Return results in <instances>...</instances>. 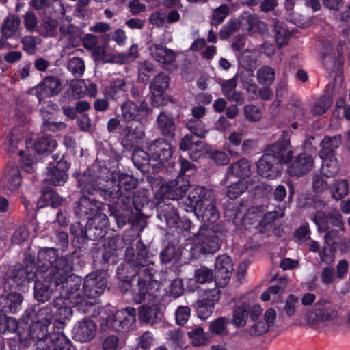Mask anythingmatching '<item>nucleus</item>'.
Instances as JSON below:
<instances>
[{
    "label": "nucleus",
    "instance_id": "f257e3e1",
    "mask_svg": "<svg viewBox=\"0 0 350 350\" xmlns=\"http://www.w3.org/2000/svg\"><path fill=\"white\" fill-rule=\"evenodd\" d=\"M110 176L107 167L94 164L83 174L80 184L85 192L100 191L105 200L112 202L120 200L126 207L130 206L137 180L124 173L119 175L118 180H111Z\"/></svg>",
    "mask_w": 350,
    "mask_h": 350
},
{
    "label": "nucleus",
    "instance_id": "f03ea898",
    "mask_svg": "<svg viewBox=\"0 0 350 350\" xmlns=\"http://www.w3.org/2000/svg\"><path fill=\"white\" fill-rule=\"evenodd\" d=\"M137 255L135 259L134 257V250L132 247L127 248L126 250V257L129 264L133 262L137 271L135 274L131 278L133 280L137 279V286L133 289L135 299L137 302L141 303L145 299L146 294H153L151 291L153 288H157L159 283L153 280L154 273V269L150 267L153 264L149 254L146 250V245L142 241L137 243Z\"/></svg>",
    "mask_w": 350,
    "mask_h": 350
},
{
    "label": "nucleus",
    "instance_id": "7ed1b4c3",
    "mask_svg": "<svg viewBox=\"0 0 350 350\" xmlns=\"http://www.w3.org/2000/svg\"><path fill=\"white\" fill-rule=\"evenodd\" d=\"M38 267L36 271L52 275L55 285L62 283L72 270L71 257L58 256L57 251L53 248H42L38 254Z\"/></svg>",
    "mask_w": 350,
    "mask_h": 350
},
{
    "label": "nucleus",
    "instance_id": "20e7f679",
    "mask_svg": "<svg viewBox=\"0 0 350 350\" xmlns=\"http://www.w3.org/2000/svg\"><path fill=\"white\" fill-rule=\"evenodd\" d=\"M31 337L36 342L35 350H76L70 340L62 333L49 334L48 326L39 322L29 321Z\"/></svg>",
    "mask_w": 350,
    "mask_h": 350
},
{
    "label": "nucleus",
    "instance_id": "39448f33",
    "mask_svg": "<svg viewBox=\"0 0 350 350\" xmlns=\"http://www.w3.org/2000/svg\"><path fill=\"white\" fill-rule=\"evenodd\" d=\"M81 278L70 274V272L59 286V289L61 290L60 298L68 300L71 304L75 306H93L94 302L88 300L84 293L83 288H81Z\"/></svg>",
    "mask_w": 350,
    "mask_h": 350
},
{
    "label": "nucleus",
    "instance_id": "423d86ee",
    "mask_svg": "<svg viewBox=\"0 0 350 350\" xmlns=\"http://www.w3.org/2000/svg\"><path fill=\"white\" fill-rule=\"evenodd\" d=\"M312 221L316 224L319 232H324L325 234L336 230H345L342 216L335 210L317 211L313 215Z\"/></svg>",
    "mask_w": 350,
    "mask_h": 350
},
{
    "label": "nucleus",
    "instance_id": "0eeeda50",
    "mask_svg": "<svg viewBox=\"0 0 350 350\" xmlns=\"http://www.w3.org/2000/svg\"><path fill=\"white\" fill-rule=\"evenodd\" d=\"M81 180V177L79 179L78 184L79 187L81 188L83 196L79 198L75 209L76 215L80 218L84 217L88 219V220L91 219L98 215H103V213H100L103 204L98 200H96L91 196H88V195L92 196L95 193H99L100 195V191L85 192L80 184Z\"/></svg>",
    "mask_w": 350,
    "mask_h": 350
},
{
    "label": "nucleus",
    "instance_id": "6e6552de",
    "mask_svg": "<svg viewBox=\"0 0 350 350\" xmlns=\"http://www.w3.org/2000/svg\"><path fill=\"white\" fill-rule=\"evenodd\" d=\"M338 316V311L333 303L321 299L316 302L306 314V319L310 325H318L329 321Z\"/></svg>",
    "mask_w": 350,
    "mask_h": 350
},
{
    "label": "nucleus",
    "instance_id": "1a4fd4ad",
    "mask_svg": "<svg viewBox=\"0 0 350 350\" xmlns=\"http://www.w3.org/2000/svg\"><path fill=\"white\" fill-rule=\"evenodd\" d=\"M291 139L288 131H283L277 142L267 144L264 152L270 154L277 158L283 164L288 163L293 158V152L290 149Z\"/></svg>",
    "mask_w": 350,
    "mask_h": 350
},
{
    "label": "nucleus",
    "instance_id": "9d476101",
    "mask_svg": "<svg viewBox=\"0 0 350 350\" xmlns=\"http://www.w3.org/2000/svg\"><path fill=\"white\" fill-rule=\"evenodd\" d=\"M283 165L272 154L264 152L256 163L257 172L262 178L273 180L281 176Z\"/></svg>",
    "mask_w": 350,
    "mask_h": 350
},
{
    "label": "nucleus",
    "instance_id": "9b49d317",
    "mask_svg": "<svg viewBox=\"0 0 350 350\" xmlns=\"http://www.w3.org/2000/svg\"><path fill=\"white\" fill-rule=\"evenodd\" d=\"M177 196L178 206L187 212H194L196 213L197 208L202 204V199L205 198L206 194V188L203 186H196L189 191L187 197L183 199V194L186 193L178 192Z\"/></svg>",
    "mask_w": 350,
    "mask_h": 350
},
{
    "label": "nucleus",
    "instance_id": "f8f14e48",
    "mask_svg": "<svg viewBox=\"0 0 350 350\" xmlns=\"http://www.w3.org/2000/svg\"><path fill=\"white\" fill-rule=\"evenodd\" d=\"M221 298V292L218 288L209 289L204 293V297L196 302V310L198 317L202 320L207 319L215 309V304Z\"/></svg>",
    "mask_w": 350,
    "mask_h": 350
},
{
    "label": "nucleus",
    "instance_id": "ddd939ff",
    "mask_svg": "<svg viewBox=\"0 0 350 350\" xmlns=\"http://www.w3.org/2000/svg\"><path fill=\"white\" fill-rule=\"evenodd\" d=\"M34 293L35 297L38 301H47L52 294L53 291L59 290V283L55 285L52 279V275H47L39 273V277H35Z\"/></svg>",
    "mask_w": 350,
    "mask_h": 350
},
{
    "label": "nucleus",
    "instance_id": "4468645a",
    "mask_svg": "<svg viewBox=\"0 0 350 350\" xmlns=\"http://www.w3.org/2000/svg\"><path fill=\"white\" fill-rule=\"evenodd\" d=\"M107 287V280L102 273H92L84 280L83 290L88 299L100 296Z\"/></svg>",
    "mask_w": 350,
    "mask_h": 350
},
{
    "label": "nucleus",
    "instance_id": "2eb2a0df",
    "mask_svg": "<svg viewBox=\"0 0 350 350\" xmlns=\"http://www.w3.org/2000/svg\"><path fill=\"white\" fill-rule=\"evenodd\" d=\"M170 78L163 73L161 72L157 75L150 85L151 93V103L154 107H158L165 103L164 93L169 88Z\"/></svg>",
    "mask_w": 350,
    "mask_h": 350
},
{
    "label": "nucleus",
    "instance_id": "dca6fc26",
    "mask_svg": "<svg viewBox=\"0 0 350 350\" xmlns=\"http://www.w3.org/2000/svg\"><path fill=\"white\" fill-rule=\"evenodd\" d=\"M109 219L105 214L98 215L88 220L85 230L82 232L83 236L94 241L101 239L106 234Z\"/></svg>",
    "mask_w": 350,
    "mask_h": 350
},
{
    "label": "nucleus",
    "instance_id": "f3484780",
    "mask_svg": "<svg viewBox=\"0 0 350 350\" xmlns=\"http://www.w3.org/2000/svg\"><path fill=\"white\" fill-rule=\"evenodd\" d=\"M288 173L291 176L301 177L308 174L314 167L312 155L302 152L297 155L288 163Z\"/></svg>",
    "mask_w": 350,
    "mask_h": 350
},
{
    "label": "nucleus",
    "instance_id": "a211bd4d",
    "mask_svg": "<svg viewBox=\"0 0 350 350\" xmlns=\"http://www.w3.org/2000/svg\"><path fill=\"white\" fill-rule=\"evenodd\" d=\"M215 281L221 287L226 286L231 278L234 270L231 257L226 255L218 256L215 262Z\"/></svg>",
    "mask_w": 350,
    "mask_h": 350
},
{
    "label": "nucleus",
    "instance_id": "6ab92c4d",
    "mask_svg": "<svg viewBox=\"0 0 350 350\" xmlns=\"http://www.w3.org/2000/svg\"><path fill=\"white\" fill-rule=\"evenodd\" d=\"M96 332V324L90 318H84L78 321L72 330L73 338L81 342H89L92 340Z\"/></svg>",
    "mask_w": 350,
    "mask_h": 350
},
{
    "label": "nucleus",
    "instance_id": "aec40b11",
    "mask_svg": "<svg viewBox=\"0 0 350 350\" xmlns=\"http://www.w3.org/2000/svg\"><path fill=\"white\" fill-rule=\"evenodd\" d=\"M202 204L197 208L196 215L201 217L204 223L213 224L217 221L220 216L214 199L212 197V191L206 189L205 198L202 199Z\"/></svg>",
    "mask_w": 350,
    "mask_h": 350
},
{
    "label": "nucleus",
    "instance_id": "412c9836",
    "mask_svg": "<svg viewBox=\"0 0 350 350\" xmlns=\"http://www.w3.org/2000/svg\"><path fill=\"white\" fill-rule=\"evenodd\" d=\"M278 217V211L267 212L262 217L254 215L252 217H247L245 219V226L247 224L252 226L251 227L246 226L245 228L247 230L254 228L255 230L254 232V234L266 233L271 229L273 221Z\"/></svg>",
    "mask_w": 350,
    "mask_h": 350
},
{
    "label": "nucleus",
    "instance_id": "4be33fe9",
    "mask_svg": "<svg viewBox=\"0 0 350 350\" xmlns=\"http://www.w3.org/2000/svg\"><path fill=\"white\" fill-rule=\"evenodd\" d=\"M151 159L160 163L167 161L172 156L171 144L163 139L152 142L148 146Z\"/></svg>",
    "mask_w": 350,
    "mask_h": 350
},
{
    "label": "nucleus",
    "instance_id": "5701e85b",
    "mask_svg": "<svg viewBox=\"0 0 350 350\" xmlns=\"http://www.w3.org/2000/svg\"><path fill=\"white\" fill-rule=\"evenodd\" d=\"M179 162L180 163V170L178 176H176V200L180 193L185 192L188 190L190 185V174L193 170L194 165L189 161L187 158L184 157L183 154L179 156Z\"/></svg>",
    "mask_w": 350,
    "mask_h": 350
},
{
    "label": "nucleus",
    "instance_id": "b1692460",
    "mask_svg": "<svg viewBox=\"0 0 350 350\" xmlns=\"http://www.w3.org/2000/svg\"><path fill=\"white\" fill-rule=\"evenodd\" d=\"M136 320V310L128 307L113 314L112 330L120 332L129 329Z\"/></svg>",
    "mask_w": 350,
    "mask_h": 350
},
{
    "label": "nucleus",
    "instance_id": "393cba45",
    "mask_svg": "<svg viewBox=\"0 0 350 350\" xmlns=\"http://www.w3.org/2000/svg\"><path fill=\"white\" fill-rule=\"evenodd\" d=\"M34 90L38 93V100H41L44 98L57 94L61 90V82L57 77H47Z\"/></svg>",
    "mask_w": 350,
    "mask_h": 350
},
{
    "label": "nucleus",
    "instance_id": "a878e982",
    "mask_svg": "<svg viewBox=\"0 0 350 350\" xmlns=\"http://www.w3.org/2000/svg\"><path fill=\"white\" fill-rule=\"evenodd\" d=\"M33 265L24 267L22 265H15L9 278L17 286L23 285L26 282L33 280L35 277H39V272L35 269Z\"/></svg>",
    "mask_w": 350,
    "mask_h": 350
},
{
    "label": "nucleus",
    "instance_id": "bb28decb",
    "mask_svg": "<svg viewBox=\"0 0 350 350\" xmlns=\"http://www.w3.org/2000/svg\"><path fill=\"white\" fill-rule=\"evenodd\" d=\"M21 183V176L18 167L15 165L7 166L0 180V184L3 189L14 192L18 189Z\"/></svg>",
    "mask_w": 350,
    "mask_h": 350
},
{
    "label": "nucleus",
    "instance_id": "cd10ccee",
    "mask_svg": "<svg viewBox=\"0 0 350 350\" xmlns=\"http://www.w3.org/2000/svg\"><path fill=\"white\" fill-rule=\"evenodd\" d=\"M125 131L126 134L122 140V144L127 149H131L137 146L145 136L144 128L142 123H139L136 126H128Z\"/></svg>",
    "mask_w": 350,
    "mask_h": 350
},
{
    "label": "nucleus",
    "instance_id": "c85d7f7f",
    "mask_svg": "<svg viewBox=\"0 0 350 350\" xmlns=\"http://www.w3.org/2000/svg\"><path fill=\"white\" fill-rule=\"evenodd\" d=\"M238 24L243 31L249 33L260 31L262 26L264 25L258 15L250 12H243L238 18Z\"/></svg>",
    "mask_w": 350,
    "mask_h": 350
},
{
    "label": "nucleus",
    "instance_id": "c756f323",
    "mask_svg": "<svg viewBox=\"0 0 350 350\" xmlns=\"http://www.w3.org/2000/svg\"><path fill=\"white\" fill-rule=\"evenodd\" d=\"M149 50L152 57L156 61L164 64L167 69L174 66L175 53L173 50L159 44L152 45Z\"/></svg>",
    "mask_w": 350,
    "mask_h": 350
},
{
    "label": "nucleus",
    "instance_id": "7c9ffc66",
    "mask_svg": "<svg viewBox=\"0 0 350 350\" xmlns=\"http://www.w3.org/2000/svg\"><path fill=\"white\" fill-rule=\"evenodd\" d=\"M198 232L196 230L195 226H192L191 220L186 217H180L176 211V241L180 242L181 236L184 240H191L198 234Z\"/></svg>",
    "mask_w": 350,
    "mask_h": 350
},
{
    "label": "nucleus",
    "instance_id": "2f4dec72",
    "mask_svg": "<svg viewBox=\"0 0 350 350\" xmlns=\"http://www.w3.org/2000/svg\"><path fill=\"white\" fill-rule=\"evenodd\" d=\"M145 102L142 101L141 106L138 107L135 103L131 100H127L121 106L122 118L126 122L137 121L142 120V113L147 110L144 106Z\"/></svg>",
    "mask_w": 350,
    "mask_h": 350
},
{
    "label": "nucleus",
    "instance_id": "473e14b6",
    "mask_svg": "<svg viewBox=\"0 0 350 350\" xmlns=\"http://www.w3.org/2000/svg\"><path fill=\"white\" fill-rule=\"evenodd\" d=\"M149 22L153 26L167 28L175 22V10L160 9L154 11L150 14Z\"/></svg>",
    "mask_w": 350,
    "mask_h": 350
},
{
    "label": "nucleus",
    "instance_id": "72a5a7b5",
    "mask_svg": "<svg viewBox=\"0 0 350 350\" xmlns=\"http://www.w3.org/2000/svg\"><path fill=\"white\" fill-rule=\"evenodd\" d=\"M221 245V240L214 233L200 235L198 247L202 254H213L217 252Z\"/></svg>",
    "mask_w": 350,
    "mask_h": 350
},
{
    "label": "nucleus",
    "instance_id": "f704fd0d",
    "mask_svg": "<svg viewBox=\"0 0 350 350\" xmlns=\"http://www.w3.org/2000/svg\"><path fill=\"white\" fill-rule=\"evenodd\" d=\"M35 312L31 309H29L25 311V315L26 318V323L28 324L29 321H35L44 324L48 327L51 324V321L53 318V312L51 308L43 307L40 308L36 314V320L32 318Z\"/></svg>",
    "mask_w": 350,
    "mask_h": 350
},
{
    "label": "nucleus",
    "instance_id": "c9c22d12",
    "mask_svg": "<svg viewBox=\"0 0 350 350\" xmlns=\"http://www.w3.org/2000/svg\"><path fill=\"white\" fill-rule=\"evenodd\" d=\"M228 176L234 175L244 180L251 175V165L248 159H240L237 163L230 165L228 169Z\"/></svg>",
    "mask_w": 350,
    "mask_h": 350
},
{
    "label": "nucleus",
    "instance_id": "e433bc0d",
    "mask_svg": "<svg viewBox=\"0 0 350 350\" xmlns=\"http://www.w3.org/2000/svg\"><path fill=\"white\" fill-rule=\"evenodd\" d=\"M20 25L21 20L18 16L9 14L3 21L1 28L2 37L5 39H9L15 36Z\"/></svg>",
    "mask_w": 350,
    "mask_h": 350
},
{
    "label": "nucleus",
    "instance_id": "4c0bfd02",
    "mask_svg": "<svg viewBox=\"0 0 350 350\" xmlns=\"http://www.w3.org/2000/svg\"><path fill=\"white\" fill-rule=\"evenodd\" d=\"M59 31L61 39L66 41L68 46L75 47L79 44L81 41L79 31L74 25L69 23L64 24L60 26Z\"/></svg>",
    "mask_w": 350,
    "mask_h": 350
},
{
    "label": "nucleus",
    "instance_id": "58836bf2",
    "mask_svg": "<svg viewBox=\"0 0 350 350\" xmlns=\"http://www.w3.org/2000/svg\"><path fill=\"white\" fill-rule=\"evenodd\" d=\"M157 123L159 129L163 135L174 137L175 125L172 113L161 112L157 118Z\"/></svg>",
    "mask_w": 350,
    "mask_h": 350
},
{
    "label": "nucleus",
    "instance_id": "ea45409f",
    "mask_svg": "<svg viewBox=\"0 0 350 350\" xmlns=\"http://www.w3.org/2000/svg\"><path fill=\"white\" fill-rule=\"evenodd\" d=\"M131 86L132 81L127 78L118 79L113 81L107 88L106 93L109 98L117 99L120 97L121 92H126Z\"/></svg>",
    "mask_w": 350,
    "mask_h": 350
},
{
    "label": "nucleus",
    "instance_id": "a19ab883",
    "mask_svg": "<svg viewBox=\"0 0 350 350\" xmlns=\"http://www.w3.org/2000/svg\"><path fill=\"white\" fill-rule=\"evenodd\" d=\"M335 241H333L329 232L324 236V245L319 252L321 260L327 265L331 264L334 261L336 248L334 245Z\"/></svg>",
    "mask_w": 350,
    "mask_h": 350
},
{
    "label": "nucleus",
    "instance_id": "79ce46f5",
    "mask_svg": "<svg viewBox=\"0 0 350 350\" xmlns=\"http://www.w3.org/2000/svg\"><path fill=\"white\" fill-rule=\"evenodd\" d=\"M37 31L45 37H53L58 32V22L56 19L44 18L37 29Z\"/></svg>",
    "mask_w": 350,
    "mask_h": 350
},
{
    "label": "nucleus",
    "instance_id": "37998d69",
    "mask_svg": "<svg viewBox=\"0 0 350 350\" xmlns=\"http://www.w3.org/2000/svg\"><path fill=\"white\" fill-rule=\"evenodd\" d=\"M322 165L321 167V174L326 178L333 177L338 172V164L335 155L327 157H321Z\"/></svg>",
    "mask_w": 350,
    "mask_h": 350
},
{
    "label": "nucleus",
    "instance_id": "c03bdc74",
    "mask_svg": "<svg viewBox=\"0 0 350 350\" xmlns=\"http://www.w3.org/2000/svg\"><path fill=\"white\" fill-rule=\"evenodd\" d=\"M242 142V135L239 133H232L228 137V142L224 144V150L229 154L234 157H237L241 154L240 146Z\"/></svg>",
    "mask_w": 350,
    "mask_h": 350
},
{
    "label": "nucleus",
    "instance_id": "a18cd8bd",
    "mask_svg": "<svg viewBox=\"0 0 350 350\" xmlns=\"http://www.w3.org/2000/svg\"><path fill=\"white\" fill-rule=\"evenodd\" d=\"M162 314L156 305L152 306H142L140 308L139 317L140 319L146 323H154L157 319H161Z\"/></svg>",
    "mask_w": 350,
    "mask_h": 350
},
{
    "label": "nucleus",
    "instance_id": "49530a36",
    "mask_svg": "<svg viewBox=\"0 0 350 350\" xmlns=\"http://www.w3.org/2000/svg\"><path fill=\"white\" fill-rule=\"evenodd\" d=\"M62 298H57L54 301L55 307H57V311L56 312L57 319L54 322V325L61 329L65 325L64 321L68 320L72 315V310L70 307L67 306H60L59 301H61Z\"/></svg>",
    "mask_w": 350,
    "mask_h": 350
},
{
    "label": "nucleus",
    "instance_id": "de8ad7c7",
    "mask_svg": "<svg viewBox=\"0 0 350 350\" xmlns=\"http://www.w3.org/2000/svg\"><path fill=\"white\" fill-rule=\"evenodd\" d=\"M68 179V175L66 172L56 170L51 167H46V172L45 173L44 181L49 183L53 185H62Z\"/></svg>",
    "mask_w": 350,
    "mask_h": 350
},
{
    "label": "nucleus",
    "instance_id": "09e8293b",
    "mask_svg": "<svg viewBox=\"0 0 350 350\" xmlns=\"http://www.w3.org/2000/svg\"><path fill=\"white\" fill-rule=\"evenodd\" d=\"M257 80L259 83L264 86L272 85L275 81V70L270 66H261L256 72Z\"/></svg>",
    "mask_w": 350,
    "mask_h": 350
},
{
    "label": "nucleus",
    "instance_id": "8fccbe9b",
    "mask_svg": "<svg viewBox=\"0 0 350 350\" xmlns=\"http://www.w3.org/2000/svg\"><path fill=\"white\" fill-rule=\"evenodd\" d=\"M275 42L279 47L287 44L291 33L286 29L285 23L276 21L274 23Z\"/></svg>",
    "mask_w": 350,
    "mask_h": 350
},
{
    "label": "nucleus",
    "instance_id": "3c124183",
    "mask_svg": "<svg viewBox=\"0 0 350 350\" xmlns=\"http://www.w3.org/2000/svg\"><path fill=\"white\" fill-rule=\"evenodd\" d=\"M329 190L332 197L336 200H340L349 193L348 182L345 179L335 180L330 186Z\"/></svg>",
    "mask_w": 350,
    "mask_h": 350
},
{
    "label": "nucleus",
    "instance_id": "603ef678",
    "mask_svg": "<svg viewBox=\"0 0 350 350\" xmlns=\"http://www.w3.org/2000/svg\"><path fill=\"white\" fill-rule=\"evenodd\" d=\"M22 138V134L18 128H14L8 135L3 144V148L8 152H14L18 148V144Z\"/></svg>",
    "mask_w": 350,
    "mask_h": 350
},
{
    "label": "nucleus",
    "instance_id": "864d4df0",
    "mask_svg": "<svg viewBox=\"0 0 350 350\" xmlns=\"http://www.w3.org/2000/svg\"><path fill=\"white\" fill-rule=\"evenodd\" d=\"M151 157L150 152H146L142 149H135L132 155V160L135 166L141 171L145 170L148 165Z\"/></svg>",
    "mask_w": 350,
    "mask_h": 350
},
{
    "label": "nucleus",
    "instance_id": "5fc2aeb1",
    "mask_svg": "<svg viewBox=\"0 0 350 350\" xmlns=\"http://www.w3.org/2000/svg\"><path fill=\"white\" fill-rule=\"evenodd\" d=\"M57 146V142L51 137L39 139L34 144V150L39 154L52 152Z\"/></svg>",
    "mask_w": 350,
    "mask_h": 350
},
{
    "label": "nucleus",
    "instance_id": "6e6d98bb",
    "mask_svg": "<svg viewBox=\"0 0 350 350\" xmlns=\"http://www.w3.org/2000/svg\"><path fill=\"white\" fill-rule=\"evenodd\" d=\"M43 117V123L42 129L44 131L56 132L64 129L66 124L63 122H54L51 120V117L46 111H42Z\"/></svg>",
    "mask_w": 350,
    "mask_h": 350
},
{
    "label": "nucleus",
    "instance_id": "4d7b16f0",
    "mask_svg": "<svg viewBox=\"0 0 350 350\" xmlns=\"http://www.w3.org/2000/svg\"><path fill=\"white\" fill-rule=\"evenodd\" d=\"M247 319L248 312H247V304H243L234 309L232 322L235 326H245Z\"/></svg>",
    "mask_w": 350,
    "mask_h": 350
},
{
    "label": "nucleus",
    "instance_id": "13d9d810",
    "mask_svg": "<svg viewBox=\"0 0 350 350\" xmlns=\"http://www.w3.org/2000/svg\"><path fill=\"white\" fill-rule=\"evenodd\" d=\"M332 98L331 96L324 95L321 96L315 103L312 113L313 115L321 116L325 113L332 105Z\"/></svg>",
    "mask_w": 350,
    "mask_h": 350
},
{
    "label": "nucleus",
    "instance_id": "bf43d9fd",
    "mask_svg": "<svg viewBox=\"0 0 350 350\" xmlns=\"http://www.w3.org/2000/svg\"><path fill=\"white\" fill-rule=\"evenodd\" d=\"M247 189V185L246 181L239 179L228 187L226 195L230 200L237 199Z\"/></svg>",
    "mask_w": 350,
    "mask_h": 350
},
{
    "label": "nucleus",
    "instance_id": "052dcab7",
    "mask_svg": "<svg viewBox=\"0 0 350 350\" xmlns=\"http://www.w3.org/2000/svg\"><path fill=\"white\" fill-rule=\"evenodd\" d=\"M188 337L191 340L193 346L204 345L207 342L204 329L201 327H197L187 331Z\"/></svg>",
    "mask_w": 350,
    "mask_h": 350
},
{
    "label": "nucleus",
    "instance_id": "680f3d73",
    "mask_svg": "<svg viewBox=\"0 0 350 350\" xmlns=\"http://www.w3.org/2000/svg\"><path fill=\"white\" fill-rule=\"evenodd\" d=\"M339 230H333L329 232L333 241L336 242L334 245L336 250L340 252H347L350 248V239L342 237Z\"/></svg>",
    "mask_w": 350,
    "mask_h": 350
},
{
    "label": "nucleus",
    "instance_id": "e2e57ef3",
    "mask_svg": "<svg viewBox=\"0 0 350 350\" xmlns=\"http://www.w3.org/2000/svg\"><path fill=\"white\" fill-rule=\"evenodd\" d=\"M67 68L75 77H80L84 73L85 66L81 58L73 57L68 62Z\"/></svg>",
    "mask_w": 350,
    "mask_h": 350
},
{
    "label": "nucleus",
    "instance_id": "0e129e2a",
    "mask_svg": "<svg viewBox=\"0 0 350 350\" xmlns=\"http://www.w3.org/2000/svg\"><path fill=\"white\" fill-rule=\"evenodd\" d=\"M195 278L196 282L199 284L209 283L215 280V273L206 267H201L196 270Z\"/></svg>",
    "mask_w": 350,
    "mask_h": 350
},
{
    "label": "nucleus",
    "instance_id": "69168bd1",
    "mask_svg": "<svg viewBox=\"0 0 350 350\" xmlns=\"http://www.w3.org/2000/svg\"><path fill=\"white\" fill-rule=\"evenodd\" d=\"M18 323L16 321L6 317L5 314H0V332L3 334L13 333L16 331Z\"/></svg>",
    "mask_w": 350,
    "mask_h": 350
},
{
    "label": "nucleus",
    "instance_id": "338daca9",
    "mask_svg": "<svg viewBox=\"0 0 350 350\" xmlns=\"http://www.w3.org/2000/svg\"><path fill=\"white\" fill-rule=\"evenodd\" d=\"M187 128L196 137L204 138L207 131L205 124L200 120L191 119L187 122Z\"/></svg>",
    "mask_w": 350,
    "mask_h": 350
},
{
    "label": "nucleus",
    "instance_id": "774afa93",
    "mask_svg": "<svg viewBox=\"0 0 350 350\" xmlns=\"http://www.w3.org/2000/svg\"><path fill=\"white\" fill-rule=\"evenodd\" d=\"M206 152V145L204 142L201 140L194 141L189 150V158L192 161H197L201 157L204 155Z\"/></svg>",
    "mask_w": 350,
    "mask_h": 350
}]
</instances>
